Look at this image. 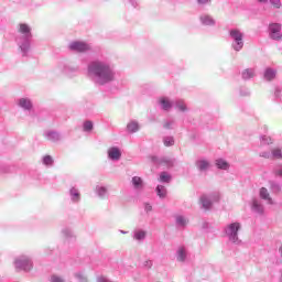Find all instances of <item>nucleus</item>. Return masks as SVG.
I'll return each instance as SVG.
<instances>
[{
    "instance_id": "nucleus-36",
    "label": "nucleus",
    "mask_w": 282,
    "mask_h": 282,
    "mask_svg": "<svg viewBox=\"0 0 282 282\" xmlns=\"http://www.w3.org/2000/svg\"><path fill=\"white\" fill-rule=\"evenodd\" d=\"M160 182H163V184H169L171 182V175L166 172H162L160 174Z\"/></svg>"
},
{
    "instance_id": "nucleus-31",
    "label": "nucleus",
    "mask_w": 282,
    "mask_h": 282,
    "mask_svg": "<svg viewBox=\"0 0 282 282\" xmlns=\"http://www.w3.org/2000/svg\"><path fill=\"white\" fill-rule=\"evenodd\" d=\"M156 195L160 199H164V197H166V187L164 185H158Z\"/></svg>"
},
{
    "instance_id": "nucleus-22",
    "label": "nucleus",
    "mask_w": 282,
    "mask_h": 282,
    "mask_svg": "<svg viewBox=\"0 0 282 282\" xmlns=\"http://www.w3.org/2000/svg\"><path fill=\"white\" fill-rule=\"evenodd\" d=\"M196 167L198 171H200V173H204L210 169V163L206 160H198L196 161Z\"/></svg>"
},
{
    "instance_id": "nucleus-21",
    "label": "nucleus",
    "mask_w": 282,
    "mask_h": 282,
    "mask_svg": "<svg viewBox=\"0 0 282 282\" xmlns=\"http://www.w3.org/2000/svg\"><path fill=\"white\" fill-rule=\"evenodd\" d=\"M159 105H160L161 109H163V111H171V109L174 106V102L170 101L166 97H162L159 100Z\"/></svg>"
},
{
    "instance_id": "nucleus-51",
    "label": "nucleus",
    "mask_w": 282,
    "mask_h": 282,
    "mask_svg": "<svg viewBox=\"0 0 282 282\" xmlns=\"http://www.w3.org/2000/svg\"><path fill=\"white\" fill-rule=\"evenodd\" d=\"M240 94H241V96H249V95H250V91H248V90L245 91V93L241 91Z\"/></svg>"
},
{
    "instance_id": "nucleus-26",
    "label": "nucleus",
    "mask_w": 282,
    "mask_h": 282,
    "mask_svg": "<svg viewBox=\"0 0 282 282\" xmlns=\"http://www.w3.org/2000/svg\"><path fill=\"white\" fill-rule=\"evenodd\" d=\"M270 191L274 194V195H279V193H281V184H279L278 182L274 181H270Z\"/></svg>"
},
{
    "instance_id": "nucleus-10",
    "label": "nucleus",
    "mask_w": 282,
    "mask_h": 282,
    "mask_svg": "<svg viewBox=\"0 0 282 282\" xmlns=\"http://www.w3.org/2000/svg\"><path fill=\"white\" fill-rule=\"evenodd\" d=\"M153 164H160L161 166H166L167 169H173L175 165V160L169 156L158 158L151 156Z\"/></svg>"
},
{
    "instance_id": "nucleus-37",
    "label": "nucleus",
    "mask_w": 282,
    "mask_h": 282,
    "mask_svg": "<svg viewBox=\"0 0 282 282\" xmlns=\"http://www.w3.org/2000/svg\"><path fill=\"white\" fill-rule=\"evenodd\" d=\"M75 279H77L78 282H87V281H89L87 279V275L85 273L80 272V271L75 273Z\"/></svg>"
},
{
    "instance_id": "nucleus-54",
    "label": "nucleus",
    "mask_w": 282,
    "mask_h": 282,
    "mask_svg": "<svg viewBox=\"0 0 282 282\" xmlns=\"http://www.w3.org/2000/svg\"><path fill=\"white\" fill-rule=\"evenodd\" d=\"M280 282H282V274H281V278H280Z\"/></svg>"
},
{
    "instance_id": "nucleus-50",
    "label": "nucleus",
    "mask_w": 282,
    "mask_h": 282,
    "mask_svg": "<svg viewBox=\"0 0 282 282\" xmlns=\"http://www.w3.org/2000/svg\"><path fill=\"white\" fill-rule=\"evenodd\" d=\"M130 3L132 6V8H138V1L135 0H130Z\"/></svg>"
},
{
    "instance_id": "nucleus-34",
    "label": "nucleus",
    "mask_w": 282,
    "mask_h": 282,
    "mask_svg": "<svg viewBox=\"0 0 282 282\" xmlns=\"http://www.w3.org/2000/svg\"><path fill=\"white\" fill-rule=\"evenodd\" d=\"M174 102V107L178 110V111H186V104L184 102V100L178 99Z\"/></svg>"
},
{
    "instance_id": "nucleus-24",
    "label": "nucleus",
    "mask_w": 282,
    "mask_h": 282,
    "mask_svg": "<svg viewBox=\"0 0 282 282\" xmlns=\"http://www.w3.org/2000/svg\"><path fill=\"white\" fill-rule=\"evenodd\" d=\"M175 221L178 228H186V226H188V218H186L185 216L177 215L175 217Z\"/></svg>"
},
{
    "instance_id": "nucleus-15",
    "label": "nucleus",
    "mask_w": 282,
    "mask_h": 282,
    "mask_svg": "<svg viewBox=\"0 0 282 282\" xmlns=\"http://www.w3.org/2000/svg\"><path fill=\"white\" fill-rule=\"evenodd\" d=\"M108 158L109 160H112V162H118L122 158V152L120 151V148L112 147L108 150Z\"/></svg>"
},
{
    "instance_id": "nucleus-35",
    "label": "nucleus",
    "mask_w": 282,
    "mask_h": 282,
    "mask_svg": "<svg viewBox=\"0 0 282 282\" xmlns=\"http://www.w3.org/2000/svg\"><path fill=\"white\" fill-rule=\"evenodd\" d=\"M42 163L44 164V166H53L54 158H52V155H45L42 158Z\"/></svg>"
},
{
    "instance_id": "nucleus-16",
    "label": "nucleus",
    "mask_w": 282,
    "mask_h": 282,
    "mask_svg": "<svg viewBox=\"0 0 282 282\" xmlns=\"http://www.w3.org/2000/svg\"><path fill=\"white\" fill-rule=\"evenodd\" d=\"M259 197L260 199H263V202H267L269 206L274 205V200L272 199V196H270V192L265 187H261L259 191Z\"/></svg>"
},
{
    "instance_id": "nucleus-52",
    "label": "nucleus",
    "mask_w": 282,
    "mask_h": 282,
    "mask_svg": "<svg viewBox=\"0 0 282 282\" xmlns=\"http://www.w3.org/2000/svg\"><path fill=\"white\" fill-rule=\"evenodd\" d=\"M258 3H268V0H257Z\"/></svg>"
},
{
    "instance_id": "nucleus-19",
    "label": "nucleus",
    "mask_w": 282,
    "mask_h": 282,
    "mask_svg": "<svg viewBox=\"0 0 282 282\" xmlns=\"http://www.w3.org/2000/svg\"><path fill=\"white\" fill-rule=\"evenodd\" d=\"M132 238L134 239V241L142 243V241H144V239H147V231L143 229H135L132 232Z\"/></svg>"
},
{
    "instance_id": "nucleus-20",
    "label": "nucleus",
    "mask_w": 282,
    "mask_h": 282,
    "mask_svg": "<svg viewBox=\"0 0 282 282\" xmlns=\"http://www.w3.org/2000/svg\"><path fill=\"white\" fill-rule=\"evenodd\" d=\"M68 195H69L70 202H73V204H78V202H80V191H78V188L70 187Z\"/></svg>"
},
{
    "instance_id": "nucleus-23",
    "label": "nucleus",
    "mask_w": 282,
    "mask_h": 282,
    "mask_svg": "<svg viewBox=\"0 0 282 282\" xmlns=\"http://www.w3.org/2000/svg\"><path fill=\"white\" fill-rule=\"evenodd\" d=\"M215 164L220 171H228L230 169V163L224 159H217Z\"/></svg>"
},
{
    "instance_id": "nucleus-28",
    "label": "nucleus",
    "mask_w": 282,
    "mask_h": 282,
    "mask_svg": "<svg viewBox=\"0 0 282 282\" xmlns=\"http://www.w3.org/2000/svg\"><path fill=\"white\" fill-rule=\"evenodd\" d=\"M62 235L64 239H74L76 237L74 231L68 227L62 229Z\"/></svg>"
},
{
    "instance_id": "nucleus-46",
    "label": "nucleus",
    "mask_w": 282,
    "mask_h": 282,
    "mask_svg": "<svg viewBox=\"0 0 282 282\" xmlns=\"http://www.w3.org/2000/svg\"><path fill=\"white\" fill-rule=\"evenodd\" d=\"M143 206H144L145 213H151V210H153V206H151V204L149 203H144Z\"/></svg>"
},
{
    "instance_id": "nucleus-4",
    "label": "nucleus",
    "mask_w": 282,
    "mask_h": 282,
    "mask_svg": "<svg viewBox=\"0 0 282 282\" xmlns=\"http://www.w3.org/2000/svg\"><path fill=\"white\" fill-rule=\"evenodd\" d=\"M229 39L231 41V48L235 52H241L243 50V32L239 29L229 30Z\"/></svg>"
},
{
    "instance_id": "nucleus-6",
    "label": "nucleus",
    "mask_w": 282,
    "mask_h": 282,
    "mask_svg": "<svg viewBox=\"0 0 282 282\" xmlns=\"http://www.w3.org/2000/svg\"><path fill=\"white\" fill-rule=\"evenodd\" d=\"M15 270H23V272H30L34 264L32 258L28 256H20L14 260Z\"/></svg>"
},
{
    "instance_id": "nucleus-38",
    "label": "nucleus",
    "mask_w": 282,
    "mask_h": 282,
    "mask_svg": "<svg viewBox=\"0 0 282 282\" xmlns=\"http://www.w3.org/2000/svg\"><path fill=\"white\" fill-rule=\"evenodd\" d=\"M163 144L165 147H173V144H175V139L173 137H165L163 138Z\"/></svg>"
},
{
    "instance_id": "nucleus-47",
    "label": "nucleus",
    "mask_w": 282,
    "mask_h": 282,
    "mask_svg": "<svg viewBox=\"0 0 282 282\" xmlns=\"http://www.w3.org/2000/svg\"><path fill=\"white\" fill-rule=\"evenodd\" d=\"M163 127L164 129H173V121H165Z\"/></svg>"
},
{
    "instance_id": "nucleus-3",
    "label": "nucleus",
    "mask_w": 282,
    "mask_h": 282,
    "mask_svg": "<svg viewBox=\"0 0 282 282\" xmlns=\"http://www.w3.org/2000/svg\"><path fill=\"white\" fill-rule=\"evenodd\" d=\"M240 230L241 223L239 221L227 224L224 227L225 237L228 239L230 243H235V246H241V239H239Z\"/></svg>"
},
{
    "instance_id": "nucleus-49",
    "label": "nucleus",
    "mask_w": 282,
    "mask_h": 282,
    "mask_svg": "<svg viewBox=\"0 0 282 282\" xmlns=\"http://www.w3.org/2000/svg\"><path fill=\"white\" fill-rule=\"evenodd\" d=\"M274 96H275V98H281V89L276 88Z\"/></svg>"
},
{
    "instance_id": "nucleus-25",
    "label": "nucleus",
    "mask_w": 282,
    "mask_h": 282,
    "mask_svg": "<svg viewBox=\"0 0 282 282\" xmlns=\"http://www.w3.org/2000/svg\"><path fill=\"white\" fill-rule=\"evenodd\" d=\"M276 78V69L274 68H265L264 70V80H274Z\"/></svg>"
},
{
    "instance_id": "nucleus-53",
    "label": "nucleus",
    "mask_w": 282,
    "mask_h": 282,
    "mask_svg": "<svg viewBox=\"0 0 282 282\" xmlns=\"http://www.w3.org/2000/svg\"><path fill=\"white\" fill-rule=\"evenodd\" d=\"M122 235H127V231L121 230Z\"/></svg>"
},
{
    "instance_id": "nucleus-30",
    "label": "nucleus",
    "mask_w": 282,
    "mask_h": 282,
    "mask_svg": "<svg viewBox=\"0 0 282 282\" xmlns=\"http://www.w3.org/2000/svg\"><path fill=\"white\" fill-rule=\"evenodd\" d=\"M243 80H250V78H254V69L247 68L242 72Z\"/></svg>"
},
{
    "instance_id": "nucleus-1",
    "label": "nucleus",
    "mask_w": 282,
    "mask_h": 282,
    "mask_svg": "<svg viewBox=\"0 0 282 282\" xmlns=\"http://www.w3.org/2000/svg\"><path fill=\"white\" fill-rule=\"evenodd\" d=\"M87 76L94 85L105 87L116 80V66L107 61L94 59L87 65Z\"/></svg>"
},
{
    "instance_id": "nucleus-48",
    "label": "nucleus",
    "mask_w": 282,
    "mask_h": 282,
    "mask_svg": "<svg viewBox=\"0 0 282 282\" xmlns=\"http://www.w3.org/2000/svg\"><path fill=\"white\" fill-rule=\"evenodd\" d=\"M199 6H206V3H210V0H197Z\"/></svg>"
},
{
    "instance_id": "nucleus-41",
    "label": "nucleus",
    "mask_w": 282,
    "mask_h": 282,
    "mask_svg": "<svg viewBox=\"0 0 282 282\" xmlns=\"http://www.w3.org/2000/svg\"><path fill=\"white\" fill-rule=\"evenodd\" d=\"M50 282H65V278L57 274H53L51 275Z\"/></svg>"
},
{
    "instance_id": "nucleus-2",
    "label": "nucleus",
    "mask_w": 282,
    "mask_h": 282,
    "mask_svg": "<svg viewBox=\"0 0 282 282\" xmlns=\"http://www.w3.org/2000/svg\"><path fill=\"white\" fill-rule=\"evenodd\" d=\"M18 47L22 52V56H28L30 47L32 46V26L28 23H20L18 25V35L15 39Z\"/></svg>"
},
{
    "instance_id": "nucleus-27",
    "label": "nucleus",
    "mask_w": 282,
    "mask_h": 282,
    "mask_svg": "<svg viewBox=\"0 0 282 282\" xmlns=\"http://www.w3.org/2000/svg\"><path fill=\"white\" fill-rule=\"evenodd\" d=\"M127 129L129 133H137V131H140V126L137 121H131L127 124Z\"/></svg>"
},
{
    "instance_id": "nucleus-29",
    "label": "nucleus",
    "mask_w": 282,
    "mask_h": 282,
    "mask_svg": "<svg viewBox=\"0 0 282 282\" xmlns=\"http://www.w3.org/2000/svg\"><path fill=\"white\" fill-rule=\"evenodd\" d=\"M132 186L135 188V191L142 189V178L140 176L132 177Z\"/></svg>"
},
{
    "instance_id": "nucleus-14",
    "label": "nucleus",
    "mask_w": 282,
    "mask_h": 282,
    "mask_svg": "<svg viewBox=\"0 0 282 282\" xmlns=\"http://www.w3.org/2000/svg\"><path fill=\"white\" fill-rule=\"evenodd\" d=\"M176 261H178V263H184L188 257V251L186 250V247L184 246H180L176 249Z\"/></svg>"
},
{
    "instance_id": "nucleus-18",
    "label": "nucleus",
    "mask_w": 282,
    "mask_h": 282,
    "mask_svg": "<svg viewBox=\"0 0 282 282\" xmlns=\"http://www.w3.org/2000/svg\"><path fill=\"white\" fill-rule=\"evenodd\" d=\"M18 105L24 111H32L33 104L32 99L30 98H20Z\"/></svg>"
},
{
    "instance_id": "nucleus-45",
    "label": "nucleus",
    "mask_w": 282,
    "mask_h": 282,
    "mask_svg": "<svg viewBox=\"0 0 282 282\" xmlns=\"http://www.w3.org/2000/svg\"><path fill=\"white\" fill-rule=\"evenodd\" d=\"M143 268H145L147 270H151V268H153V261L151 260H145L143 262Z\"/></svg>"
},
{
    "instance_id": "nucleus-33",
    "label": "nucleus",
    "mask_w": 282,
    "mask_h": 282,
    "mask_svg": "<svg viewBox=\"0 0 282 282\" xmlns=\"http://www.w3.org/2000/svg\"><path fill=\"white\" fill-rule=\"evenodd\" d=\"M271 159L273 160H282V151L279 148H274L271 150Z\"/></svg>"
},
{
    "instance_id": "nucleus-8",
    "label": "nucleus",
    "mask_w": 282,
    "mask_h": 282,
    "mask_svg": "<svg viewBox=\"0 0 282 282\" xmlns=\"http://www.w3.org/2000/svg\"><path fill=\"white\" fill-rule=\"evenodd\" d=\"M269 39L272 41H281L282 40V25L281 23L273 22L269 24L268 28Z\"/></svg>"
},
{
    "instance_id": "nucleus-12",
    "label": "nucleus",
    "mask_w": 282,
    "mask_h": 282,
    "mask_svg": "<svg viewBox=\"0 0 282 282\" xmlns=\"http://www.w3.org/2000/svg\"><path fill=\"white\" fill-rule=\"evenodd\" d=\"M200 25H204L205 28H215L217 25V21L213 15L208 13H203L199 15Z\"/></svg>"
},
{
    "instance_id": "nucleus-11",
    "label": "nucleus",
    "mask_w": 282,
    "mask_h": 282,
    "mask_svg": "<svg viewBox=\"0 0 282 282\" xmlns=\"http://www.w3.org/2000/svg\"><path fill=\"white\" fill-rule=\"evenodd\" d=\"M68 47L72 52H79V53L89 52V50H91V46L89 44L80 41L70 42Z\"/></svg>"
},
{
    "instance_id": "nucleus-5",
    "label": "nucleus",
    "mask_w": 282,
    "mask_h": 282,
    "mask_svg": "<svg viewBox=\"0 0 282 282\" xmlns=\"http://www.w3.org/2000/svg\"><path fill=\"white\" fill-rule=\"evenodd\" d=\"M57 72H59V74L68 76V78H74V76H76V73L80 72V67L72 63H61L57 65Z\"/></svg>"
},
{
    "instance_id": "nucleus-44",
    "label": "nucleus",
    "mask_w": 282,
    "mask_h": 282,
    "mask_svg": "<svg viewBox=\"0 0 282 282\" xmlns=\"http://www.w3.org/2000/svg\"><path fill=\"white\" fill-rule=\"evenodd\" d=\"M271 6H273V8H275L276 10H279L281 8V0H269Z\"/></svg>"
},
{
    "instance_id": "nucleus-9",
    "label": "nucleus",
    "mask_w": 282,
    "mask_h": 282,
    "mask_svg": "<svg viewBox=\"0 0 282 282\" xmlns=\"http://www.w3.org/2000/svg\"><path fill=\"white\" fill-rule=\"evenodd\" d=\"M251 212L254 213V215H258L259 217H263L265 214V207L263 206V203L259 198H252L251 199Z\"/></svg>"
},
{
    "instance_id": "nucleus-7",
    "label": "nucleus",
    "mask_w": 282,
    "mask_h": 282,
    "mask_svg": "<svg viewBox=\"0 0 282 282\" xmlns=\"http://www.w3.org/2000/svg\"><path fill=\"white\" fill-rule=\"evenodd\" d=\"M220 197L221 196L219 195V192H213L209 195H203L200 197L202 208H204L205 210H210V208H213V204H217Z\"/></svg>"
},
{
    "instance_id": "nucleus-42",
    "label": "nucleus",
    "mask_w": 282,
    "mask_h": 282,
    "mask_svg": "<svg viewBox=\"0 0 282 282\" xmlns=\"http://www.w3.org/2000/svg\"><path fill=\"white\" fill-rule=\"evenodd\" d=\"M273 175L275 177H281L282 178V165H278L276 167H274Z\"/></svg>"
},
{
    "instance_id": "nucleus-17",
    "label": "nucleus",
    "mask_w": 282,
    "mask_h": 282,
    "mask_svg": "<svg viewBox=\"0 0 282 282\" xmlns=\"http://www.w3.org/2000/svg\"><path fill=\"white\" fill-rule=\"evenodd\" d=\"M45 140H48V142H61V134L54 130H47L44 132Z\"/></svg>"
},
{
    "instance_id": "nucleus-32",
    "label": "nucleus",
    "mask_w": 282,
    "mask_h": 282,
    "mask_svg": "<svg viewBox=\"0 0 282 282\" xmlns=\"http://www.w3.org/2000/svg\"><path fill=\"white\" fill-rule=\"evenodd\" d=\"M8 173H12V166L6 165L0 161V175H8Z\"/></svg>"
},
{
    "instance_id": "nucleus-13",
    "label": "nucleus",
    "mask_w": 282,
    "mask_h": 282,
    "mask_svg": "<svg viewBox=\"0 0 282 282\" xmlns=\"http://www.w3.org/2000/svg\"><path fill=\"white\" fill-rule=\"evenodd\" d=\"M95 194L97 197H99V199H107V197H109V187L98 184L95 187Z\"/></svg>"
},
{
    "instance_id": "nucleus-40",
    "label": "nucleus",
    "mask_w": 282,
    "mask_h": 282,
    "mask_svg": "<svg viewBox=\"0 0 282 282\" xmlns=\"http://www.w3.org/2000/svg\"><path fill=\"white\" fill-rule=\"evenodd\" d=\"M260 141H261L262 147L265 144H272V138H270L268 135L260 137Z\"/></svg>"
},
{
    "instance_id": "nucleus-43",
    "label": "nucleus",
    "mask_w": 282,
    "mask_h": 282,
    "mask_svg": "<svg viewBox=\"0 0 282 282\" xmlns=\"http://www.w3.org/2000/svg\"><path fill=\"white\" fill-rule=\"evenodd\" d=\"M259 156L264 158V160H272V152H268V151L260 152Z\"/></svg>"
},
{
    "instance_id": "nucleus-39",
    "label": "nucleus",
    "mask_w": 282,
    "mask_h": 282,
    "mask_svg": "<svg viewBox=\"0 0 282 282\" xmlns=\"http://www.w3.org/2000/svg\"><path fill=\"white\" fill-rule=\"evenodd\" d=\"M84 131L89 132L94 130V122L85 121L83 126Z\"/></svg>"
}]
</instances>
